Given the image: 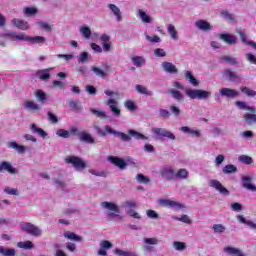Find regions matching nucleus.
I'll list each match as a JSON object with an SVG mask.
<instances>
[{
  "instance_id": "nucleus-1",
  "label": "nucleus",
  "mask_w": 256,
  "mask_h": 256,
  "mask_svg": "<svg viewBox=\"0 0 256 256\" xmlns=\"http://www.w3.org/2000/svg\"><path fill=\"white\" fill-rule=\"evenodd\" d=\"M102 209H106L107 217L111 221L112 219L119 218V214L121 213V209H119V205L114 202H102L101 203Z\"/></svg>"
},
{
  "instance_id": "nucleus-2",
  "label": "nucleus",
  "mask_w": 256,
  "mask_h": 256,
  "mask_svg": "<svg viewBox=\"0 0 256 256\" xmlns=\"http://www.w3.org/2000/svg\"><path fill=\"white\" fill-rule=\"evenodd\" d=\"M185 94L190 99H209V96L211 95V92L201 90V89H191L188 88L185 90Z\"/></svg>"
},
{
  "instance_id": "nucleus-3",
  "label": "nucleus",
  "mask_w": 256,
  "mask_h": 256,
  "mask_svg": "<svg viewBox=\"0 0 256 256\" xmlns=\"http://www.w3.org/2000/svg\"><path fill=\"white\" fill-rule=\"evenodd\" d=\"M65 163L72 165L76 171H83V169L87 167V163H85L83 159L77 156H67L65 158Z\"/></svg>"
},
{
  "instance_id": "nucleus-4",
  "label": "nucleus",
  "mask_w": 256,
  "mask_h": 256,
  "mask_svg": "<svg viewBox=\"0 0 256 256\" xmlns=\"http://www.w3.org/2000/svg\"><path fill=\"white\" fill-rule=\"evenodd\" d=\"M21 231L28 233L29 235H33V237H40L42 231L39 227L29 223V222H22L20 224Z\"/></svg>"
},
{
  "instance_id": "nucleus-5",
  "label": "nucleus",
  "mask_w": 256,
  "mask_h": 256,
  "mask_svg": "<svg viewBox=\"0 0 256 256\" xmlns=\"http://www.w3.org/2000/svg\"><path fill=\"white\" fill-rule=\"evenodd\" d=\"M159 204L162 205V207H168L169 209H175L176 211H179V209H185V204L169 199H160Z\"/></svg>"
},
{
  "instance_id": "nucleus-6",
  "label": "nucleus",
  "mask_w": 256,
  "mask_h": 256,
  "mask_svg": "<svg viewBox=\"0 0 256 256\" xmlns=\"http://www.w3.org/2000/svg\"><path fill=\"white\" fill-rule=\"evenodd\" d=\"M151 132L156 137H166L167 139H171L172 141H175V134H173L171 131H168L164 128H152Z\"/></svg>"
},
{
  "instance_id": "nucleus-7",
  "label": "nucleus",
  "mask_w": 256,
  "mask_h": 256,
  "mask_svg": "<svg viewBox=\"0 0 256 256\" xmlns=\"http://www.w3.org/2000/svg\"><path fill=\"white\" fill-rule=\"evenodd\" d=\"M3 171H7L10 175H17L19 173L17 168L13 167V164L9 161H2L0 163V173H3Z\"/></svg>"
},
{
  "instance_id": "nucleus-8",
  "label": "nucleus",
  "mask_w": 256,
  "mask_h": 256,
  "mask_svg": "<svg viewBox=\"0 0 256 256\" xmlns=\"http://www.w3.org/2000/svg\"><path fill=\"white\" fill-rule=\"evenodd\" d=\"M208 185L209 187L216 189V191L220 192L222 195H229V190H227L219 180H210Z\"/></svg>"
},
{
  "instance_id": "nucleus-9",
  "label": "nucleus",
  "mask_w": 256,
  "mask_h": 256,
  "mask_svg": "<svg viewBox=\"0 0 256 256\" xmlns=\"http://www.w3.org/2000/svg\"><path fill=\"white\" fill-rule=\"evenodd\" d=\"M12 25L16 27V29H20L21 31H27L29 29V22L19 19V18H14L11 21Z\"/></svg>"
},
{
  "instance_id": "nucleus-10",
  "label": "nucleus",
  "mask_w": 256,
  "mask_h": 256,
  "mask_svg": "<svg viewBox=\"0 0 256 256\" xmlns=\"http://www.w3.org/2000/svg\"><path fill=\"white\" fill-rule=\"evenodd\" d=\"M106 105H108L110 107V110L112 111L113 115H115V117L121 116V109H119V107H117V100H115L113 98H109L106 101Z\"/></svg>"
},
{
  "instance_id": "nucleus-11",
  "label": "nucleus",
  "mask_w": 256,
  "mask_h": 256,
  "mask_svg": "<svg viewBox=\"0 0 256 256\" xmlns=\"http://www.w3.org/2000/svg\"><path fill=\"white\" fill-rule=\"evenodd\" d=\"M98 135H100V137H105L107 135H117V131L113 130V128H111V126L106 125L104 127V130H102L101 128H99V126L95 127Z\"/></svg>"
},
{
  "instance_id": "nucleus-12",
  "label": "nucleus",
  "mask_w": 256,
  "mask_h": 256,
  "mask_svg": "<svg viewBox=\"0 0 256 256\" xmlns=\"http://www.w3.org/2000/svg\"><path fill=\"white\" fill-rule=\"evenodd\" d=\"M7 37H9V39L11 41H28V39H29V36H27V34H25V33L17 34V32L8 33Z\"/></svg>"
},
{
  "instance_id": "nucleus-13",
  "label": "nucleus",
  "mask_w": 256,
  "mask_h": 256,
  "mask_svg": "<svg viewBox=\"0 0 256 256\" xmlns=\"http://www.w3.org/2000/svg\"><path fill=\"white\" fill-rule=\"evenodd\" d=\"M194 26L200 31H211L213 29L211 23L207 22L206 20H198L194 23Z\"/></svg>"
},
{
  "instance_id": "nucleus-14",
  "label": "nucleus",
  "mask_w": 256,
  "mask_h": 256,
  "mask_svg": "<svg viewBox=\"0 0 256 256\" xmlns=\"http://www.w3.org/2000/svg\"><path fill=\"white\" fill-rule=\"evenodd\" d=\"M160 173L165 179H175V170L171 166L163 167Z\"/></svg>"
},
{
  "instance_id": "nucleus-15",
  "label": "nucleus",
  "mask_w": 256,
  "mask_h": 256,
  "mask_svg": "<svg viewBox=\"0 0 256 256\" xmlns=\"http://www.w3.org/2000/svg\"><path fill=\"white\" fill-rule=\"evenodd\" d=\"M108 161H110V163H113V165H116V167H119L120 169H125V167H127V163H125V160L117 156H109Z\"/></svg>"
},
{
  "instance_id": "nucleus-16",
  "label": "nucleus",
  "mask_w": 256,
  "mask_h": 256,
  "mask_svg": "<svg viewBox=\"0 0 256 256\" xmlns=\"http://www.w3.org/2000/svg\"><path fill=\"white\" fill-rule=\"evenodd\" d=\"M252 180L253 178H251L250 176L242 177V185L245 189H248V191H256V186L251 183Z\"/></svg>"
},
{
  "instance_id": "nucleus-17",
  "label": "nucleus",
  "mask_w": 256,
  "mask_h": 256,
  "mask_svg": "<svg viewBox=\"0 0 256 256\" xmlns=\"http://www.w3.org/2000/svg\"><path fill=\"white\" fill-rule=\"evenodd\" d=\"M24 109H27V111H32V113H39L41 111V107L34 101H26L24 103Z\"/></svg>"
},
{
  "instance_id": "nucleus-18",
  "label": "nucleus",
  "mask_w": 256,
  "mask_h": 256,
  "mask_svg": "<svg viewBox=\"0 0 256 256\" xmlns=\"http://www.w3.org/2000/svg\"><path fill=\"white\" fill-rule=\"evenodd\" d=\"M220 95L222 97H237L239 95V92L234 90V89H230V88H222L220 90Z\"/></svg>"
},
{
  "instance_id": "nucleus-19",
  "label": "nucleus",
  "mask_w": 256,
  "mask_h": 256,
  "mask_svg": "<svg viewBox=\"0 0 256 256\" xmlns=\"http://www.w3.org/2000/svg\"><path fill=\"white\" fill-rule=\"evenodd\" d=\"M110 11H112L113 15L116 17V21L121 22L123 21V17L121 16V9L117 7L115 4L108 5Z\"/></svg>"
},
{
  "instance_id": "nucleus-20",
  "label": "nucleus",
  "mask_w": 256,
  "mask_h": 256,
  "mask_svg": "<svg viewBox=\"0 0 256 256\" xmlns=\"http://www.w3.org/2000/svg\"><path fill=\"white\" fill-rule=\"evenodd\" d=\"M162 68L166 73H178L179 70L177 69V66H175L171 62H163L162 63Z\"/></svg>"
},
{
  "instance_id": "nucleus-21",
  "label": "nucleus",
  "mask_w": 256,
  "mask_h": 256,
  "mask_svg": "<svg viewBox=\"0 0 256 256\" xmlns=\"http://www.w3.org/2000/svg\"><path fill=\"white\" fill-rule=\"evenodd\" d=\"M7 146L9 147V149H15L17 153H25V151H27V148L25 146L19 145L15 141L8 142Z\"/></svg>"
},
{
  "instance_id": "nucleus-22",
  "label": "nucleus",
  "mask_w": 256,
  "mask_h": 256,
  "mask_svg": "<svg viewBox=\"0 0 256 256\" xmlns=\"http://www.w3.org/2000/svg\"><path fill=\"white\" fill-rule=\"evenodd\" d=\"M30 130L32 131V133H36V135L42 137V139H45V137H47V133L45 132V130L37 126V124H31Z\"/></svg>"
},
{
  "instance_id": "nucleus-23",
  "label": "nucleus",
  "mask_w": 256,
  "mask_h": 256,
  "mask_svg": "<svg viewBox=\"0 0 256 256\" xmlns=\"http://www.w3.org/2000/svg\"><path fill=\"white\" fill-rule=\"evenodd\" d=\"M167 31H168L171 39H173V41H177L179 39V34L177 32V28H175V25L168 24Z\"/></svg>"
},
{
  "instance_id": "nucleus-24",
  "label": "nucleus",
  "mask_w": 256,
  "mask_h": 256,
  "mask_svg": "<svg viewBox=\"0 0 256 256\" xmlns=\"http://www.w3.org/2000/svg\"><path fill=\"white\" fill-rule=\"evenodd\" d=\"M138 17L141 19L143 23H153V18L147 14V12L142 9L137 12Z\"/></svg>"
},
{
  "instance_id": "nucleus-25",
  "label": "nucleus",
  "mask_w": 256,
  "mask_h": 256,
  "mask_svg": "<svg viewBox=\"0 0 256 256\" xmlns=\"http://www.w3.org/2000/svg\"><path fill=\"white\" fill-rule=\"evenodd\" d=\"M220 39L228 43V45H235V43H237V38L231 34H221Z\"/></svg>"
},
{
  "instance_id": "nucleus-26",
  "label": "nucleus",
  "mask_w": 256,
  "mask_h": 256,
  "mask_svg": "<svg viewBox=\"0 0 256 256\" xmlns=\"http://www.w3.org/2000/svg\"><path fill=\"white\" fill-rule=\"evenodd\" d=\"M79 139H80V141H84V143H90V144L95 143V139L93 138V136H91V134H89L87 132L80 133Z\"/></svg>"
},
{
  "instance_id": "nucleus-27",
  "label": "nucleus",
  "mask_w": 256,
  "mask_h": 256,
  "mask_svg": "<svg viewBox=\"0 0 256 256\" xmlns=\"http://www.w3.org/2000/svg\"><path fill=\"white\" fill-rule=\"evenodd\" d=\"M136 91L137 93L145 95L146 97H151L153 95V91L148 90V88L143 85H136Z\"/></svg>"
},
{
  "instance_id": "nucleus-28",
  "label": "nucleus",
  "mask_w": 256,
  "mask_h": 256,
  "mask_svg": "<svg viewBox=\"0 0 256 256\" xmlns=\"http://www.w3.org/2000/svg\"><path fill=\"white\" fill-rule=\"evenodd\" d=\"M47 39L43 36H35V37H30L28 36V42L32 43V45H39L41 43H45Z\"/></svg>"
},
{
  "instance_id": "nucleus-29",
  "label": "nucleus",
  "mask_w": 256,
  "mask_h": 256,
  "mask_svg": "<svg viewBox=\"0 0 256 256\" xmlns=\"http://www.w3.org/2000/svg\"><path fill=\"white\" fill-rule=\"evenodd\" d=\"M237 220L240 223H243L244 225H247L248 227H251V229H256V224L253 221L247 220V218L244 217L243 215H238Z\"/></svg>"
},
{
  "instance_id": "nucleus-30",
  "label": "nucleus",
  "mask_w": 256,
  "mask_h": 256,
  "mask_svg": "<svg viewBox=\"0 0 256 256\" xmlns=\"http://www.w3.org/2000/svg\"><path fill=\"white\" fill-rule=\"evenodd\" d=\"M64 237L66 239H69L70 241H76V242L83 241V238L81 236L75 234L74 232H66V233H64Z\"/></svg>"
},
{
  "instance_id": "nucleus-31",
  "label": "nucleus",
  "mask_w": 256,
  "mask_h": 256,
  "mask_svg": "<svg viewBox=\"0 0 256 256\" xmlns=\"http://www.w3.org/2000/svg\"><path fill=\"white\" fill-rule=\"evenodd\" d=\"M90 112L92 115H95V117H98L99 119H107V112L99 110L97 108H91Z\"/></svg>"
},
{
  "instance_id": "nucleus-32",
  "label": "nucleus",
  "mask_w": 256,
  "mask_h": 256,
  "mask_svg": "<svg viewBox=\"0 0 256 256\" xmlns=\"http://www.w3.org/2000/svg\"><path fill=\"white\" fill-rule=\"evenodd\" d=\"M17 252L13 248H5L3 246H0V255L3 256H15Z\"/></svg>"
},
{
  "instance_id": "nucleus-33",
  "label": "nucleus",
  "mask_w": 256,
  "mask_h": 256,
  "mask_svg": "<svg viewBox=\"0 0 256 256\" xmlns=\"http://www.w3.org/2000/svg\"><path fill=\"white\" fill-rule=\"evenodd\" d=\"M236 105H237V107H239V109H243L244 111H249L250 113H255L256 112L254 107L249 106L245 102L238 101V102H236Z\"/></svg>"
},
{
  "instance_id": "nucleus-34",
  "label": "nucleus",
  "mask_w": 256,
  "mask_h": 256,
  "mask_svg": "<svg viewBox=\"0 0 256 256\" xmlns=\"http://www.w3.org/2000/svg\"><path fill=\"white\" fill-rule=\"evenodd\" d=\"M224 77L228 79V81H239L238 75L231 70H226L224 72Z\"/></svg>"
},
{
  "instance_id": "nucleus-35",
  "label": "nucleus",
  "mask_w": 256,
  "mask_h": 256,
  "mask_svg": "<svg viewBox=\"0 0 256 256\" xmlns=\"http://www.w3.org/2000/svg\"><path fill=\"white\" fill-rule=\"evenodd\" d=\"M49 71H51V68L46 70H39L37 72V76L39 77V79H41V81H47V79L51 77V74H49Z\"/></svg>"
},
{
  "instance_id": "nucleus-36",
  "label": "nucleus",
  "mask_w": 256,
  "mask_h": 256,
  "mask_svg": "<svg viewBox=\"0 0 256 256\" xmlns=\"http://www.w3.org/2000/svg\"><path fill=\"white\" fill-rule=\"evenodd\" d=\"M17 247L19 249H33L35 246L33 245V242L27 240V241H24V242H18L17 243Z\"/></svg>"
},
{
  "instance_id": "nucleus-37",
  "label": "nucleus",
  "mask_w": 256,
  "mask_h": 256,
  "mask_svg": "<svg viewBox=\"0 0 256 256\" xmlns=\"http://www.w3.org/2000/svg\"><path fill=\"white\" fill-rule=\"evenodd\" d=\"M189 171L187 169H180L175 173V179H188Z\"/></svg>"
},
{
  "instance_id": "nucleus-38",
  "label": "nucleus",
  "mask_w": 256,
  "mask_h": 256,
  "mask_svg": "<svg viewBox=\"0 0 256 256\" xmlns=\"http://www.w3.org/2000/svg\"><path fill=\"white\" fill-rule=\"evenodd\" d=\"M129 135L134 137V139H142V141H147L149 139L147 136L135 131V130H128Z\"/></svg>"
},
{
  "instance_id": "nucleus-39",
  "label": "nucleus",
  "mask_w": 256,
  "mask_h": 256,
  "mask_svg": "<svg viewBox=\"0 0 256 256\" xmlns=\"http://www.w3.org/2000/svg\"><path fill=\"white\" fill-rule=\"evenodd\" d=\"M244 121L247 123V125L255 124L256 123V114L246 113L244 115Z\"/></svg>"
},
{
  "instance_id": "nucleus-40",
  "label": "nucleus",
  "mask_w": 256,
  "mask_h": 256,
  "mask_svg": "<svg viewBox=\"0 0 256 256\" xmlns=\"http://www.w3.org/2000/svg\"><path fill=\"white\" fill-rule=\"evenodd\" d=\"M185 77L186 79H188L189 83H191V85H193L194 87H197V85H199V82L195 77H193V74H191V71H186Z\"/></svg>"
},
{
  "instance_id": "nucleus-41",
  "label": "nucleus",
  "mask_w": 256,
  "mask_h": 256,
  "mask_svg": "<svg viewBox=\"0 0 256 256\" xmlns=\"http://www.w3.org/2000/svg\"><path fill=\"white\" fill-rule=\"evenodd\" d=\"M80 33L84 39H89L91 37V28L89 26L80 27Z\"/></svg>"
},
{
  "instance_id": "nucleus-42",
  "label": "nucleus",
  "mask_w": 256,
  "mask_h": 256,
  "mask_svg": "<svg viewBox=\"0 0 256 256\" xmlns=\"http://www.w3.org/2000/svg\"><path fill=\"white\" fill-rule=\"evenodd\" d=\"M132 62L136 67H143V65H145V58L141 56H135L132 58Z\"/></svg>"
},
{
  "instance_id": "nucleus-43",
  "label": "nucleus",
  "mask_w": 256,
  "mask_h": 256,
  "mask_svg": "<svg viewBox=\"0 0 256 256\" xmlns=\"http://www.w3.org/2000/svg\"><path fill=\"white\" fill-rule=\"evenodd\" d=\"M35 97L40 101V103H45V101L47 100V94H45L43 90H37L35 92Z\"/></svg>"
},
{
  "instance_id": "nucleus-44",
  "label": "nucleus",
  "mask_w": 256,
  "mask_h": 256,
  "mask_svg": "<svg viewBox=\"0 0 256 256\" xmlns=\"http://www.w3.org/2000/svg\"><path fill=\"white\" fill-rule=\"evenodd\" d=\"M173 248L175 251H185V249H187V245L185 242L175 241L173 242Z\"/></svg>"
},
{
  "instance_id": "nucleus-45",
  "label": "nucleus",
  "mask_w": 256,
  "mask_h": 256,
  "mask_svg": "<svg viewBox=\"0 0 256 256\" xmlns=\"http://www.w3.org/2000/svg\"><path fill=\"white\" fill-rule=\"evenodd\" d=\"M23 13L24 15H27L28 17H30L31 15H37L38 10L36 7H25L23 9Z\"/></svg>"
},
{
  "instance_id": "nucleus-46",
  "label": "nucleus",
  "mask_w": 256,
  "mask_h": 256,
  "mask_svg": "<svg viewBox=\"0 0 256 256\" xmlns=\"http://www.w3.org/2000/svg\"><path fill=\"white\" fill-rule=\"evenodd\" d=\"M222 172L225 173V175H229V173H236L237 167H235V165L229 164L222 169Z\"/></svg>"
},
{
  "instance_id": "nucleus-47",
  "label": "nucleus",
  "mask_w": 256,
  "mask_h": 256,
  "mask_svg": "<svg viewBox=\"0 0 256 256\" xmlns=\"http://www.w3.org/2000/svg\"><path fill=\"white\" fill-rule=\"evenodd\" d=\"M239 161L241 163H244L245 165H252L253 164V158L247 155H241L239 156Z\"/></svg>"
},
{
  "instance_id": "nucleus-48",
  "label": "nucleus",
  "mask_w": 256,
  "mask_h": 256,
  "mask_svg": "<svg viewBox=\"0 0 256 256\" xmlns=\"http://www.w3.org/2000/svg\"><path fill=\"white\" fill-rule=\"evenodd\" d=\"M144 245H159V239L152 237V238H144L143 239Z\"/></svg>"
},
{
  "instance_id": "nucleus-49",
  "label": "nucleus",
  "mask_w": 256,
  "mask_h": 256,
  "mask_svg": "<svg viewBox=\"0 0 256 256\" xmlns=\"http://www.w3.org/2000/svg\"><path fill=\"white\" fill-rule=\"evenodd\" d=\"M238 33H239L243 43H246V45H250L251 47H253V49H256V43L255 42L248 41L243 32L239 31Z\"/></svg>"
},
{
  "instance_id": "nucleus-50",
  "label": "nucleus",
  "mask_w": 256,
  "mask_h": 256,
  "mask_svg": "<svg viewBox=\"0 0 256 256\" xmlns=\"http://www.w3.org/2000/svg\"><path fill=\"white\" fill-rule=\"evenodd\" d=\"M241 91H242V93H244L248 97H256V91L252 90V89H250L248 87H242Z\"/></svg>"
},
{
  "instance_id": "nucleus-51",
  "label": "nucleus",
  "mask_w": 256,
  "mask_h": 256,
  "mask_svg": "<svg viewBox=\"0 0 256 256\" xmlns=\"http://www.w3.org/2000/svg\"><path fill=\"white\" fill-rule=\"evenodd\" d=\"M168 93H170L172 97L176 99V101H183V94H181V92L175 91V90H169Z\"/></svg>"
},
{
  "instance_id": "nucleus-52",
  "label": "nucleus",
  "mask_w": 256,
  "mask_h": 256,
  "mask_svg": "<svg viewBox=\"0 0 256 256\" xmlns=\"http://www.w3.org/2000/svg\"><path fill=\"white\" fill-rule=\"evenodd\" d=\"M214 233H225V226L223 224H215L212 227Z\"/></svg>"
},
{
  "instance_id": "nucleus-53",
  "label": "nucleus",
  "mask_w": 256,
  "mask_h": 256,
  "mask_svg": "<svg viewBox=\"0 0 256 256\" xmlns=\"http://www.w3.org/2000/svg\"><path fill=\"white\" fill-rule=\"evenodd\" d=\"M52 89H65V83L59 80H53Z\"/></svg>"
},
{
  "instance_id": "nucleus-54",
  "label": "nucleus",
  "mask_w": 256,
  "mask_h": 256,
  "mask_svg": "<svg viewBox=\"0 0 256 256\" xmlns=\"http://www.w3.org/2000/svg\"><path fill=\"white\" fill-rule=\"evenodd\" d=\"M221 15L224 19H226V21H229V23H235V18L229 12L223 11L221 12Z\"/></svg>"
},
{
  "instance_id": "nucleus-55",
  "label": "nucleus",
  "mask_w": 256,
  "mask_h": 256,
  "mask_svg": "<svg viewBox=\"0 0 256 256\" xmlns=\"http://www.w3.org/2000/svg\"><path fill=\"white\" fill-rule=\"evenodd\" d=\"M145 39H147V41L150 43H161V38L157 35L151 37L148 34H145Z\"/></svg>"
},
{
  "instance_id": "nucleus-56",
  "label": "nucleus",
  "mask_w": 256,
  "mask_h": 256,
  "mask_svg": "<svg viewBox=\"0 0 256 256\" xmlns=\"http://www.w3.org/2000/svg\"><path fill=\"white\" fill-rule=\"evenodd\" d=\"M56 134L58 137H63V139H69L70 133L67 130L59 129L57 130Z\"/></svg>"
},
{
  "instance_id": "nucleus-57",
  "label": "nucleus",
  "mask_w": 256,
  "mask_h": 256,
  "mask_svg": "<svg viewBox=\"0 0 256 256\" xmlns=\"http://www.w3.org/2000/svg\"><path fill=\"white\" fill-rule=\"evenodd\" d=\"M87 61H89V53L82 52L79 56L78 62L79 63H87Z\"/></svg>"
},
{
  "instance_id": "nucleus-58",
  "label": "nucleus",
  "mask_w": 256,
  "mask_h": 256,
  "mask_svg": "<svg viewBox=\"0 0 256 256\" xmlns=\"http://www.w3.org/2000/svg\"><path fill=\"white\" fill-rule=\"evenodd\" d=\"M176 221H181L182 223H186L187 225H191V218L187 215H182L181 217H176Z\"/></svg>"
},
{
  "instance_id": "nucleus-59",
  "label": "nucleus",
  "mask_w": 256,
  "mask_h": 256,
  "mask_svg": "<svg viewBox=\"0 0 256 256\" xmlns=\"http://www.w3.org/2000/svg\"><path fill=\"white\" fill-rule=\"evenodd\" d=\"M113 247V244L107 240H103L100 242V248L101 249H111Z\"/></svg>"
},
{
  "instance_id": "nucleus-60",
  "label": "nucleus",
  "mask_w": 256,
  "mask_h": 256,
  "mask_svg": "<svg viewBox=\"0 0 256 256\" xmlns=\"http://www.w3.org/2000/svg\"><path fill=\"white\" fill-rule=\"evenodd\" d=\"M146 215L149 219H159V214L155 210H147Z\"/></svg>"
},
{
  "instance_id": "nucleus-61",
  "label": "nucleus",
  "mask_w": 256,
  "mask_h": 256,
  "mask_svg": "<svg viewBox=\"0 0 256 256\" xmlns=\"http://www.w3.org/2000/svg\"><path fill=\"white\" fill-rule=\"evenodd\" d=\"M246 59L249 63H251L252 65H256V56L253 55L252 53H247L246 54Z\"/></svg>"
},
{
  "instance_id": "nucleus-62",
  "label": "nucleus",
  "mask_w": 256,
  "mask_h": 256,
  "mask_svg": "<svg viewBox=\"0 0 256 256\" xmlns=\"http://www.w3.org/2000/svg\"><path fill=\"white\" fill-rule=\"evenodd\" d=\"M4 191L7 193V195H19V191H17L15 188L6 187Z\"/></svg>"
},
{
  "instance_id": "nucleus-63",
  "label": "nucleus",
  "mask_w": 256,
  "mask_h": 256,
  "mask_svg": "<svg viewBox=\"0 0 256 256\" xmlns=\"http://www.w3.org/2000/svg\"><path fill=\"white\" fill-rule=\"evenodd\" d=\"M136 179L139 183H149V178H147L143 174H137Z\"/></svg>"
},
{
  "instance_id": "nucleus-64",
  "label": "nucleus",
  "mask_w": 256,
  "mask_h": 256,
  "mask_svg": "<svg viewBox=\"0 0 256 256\" xmlns=\"http://www.w3.org/2000/svg\"><path fill=\"white\" fill-rule=\"evenodd\" d=\"M92 71L97 75L98 77H105V72L97 67H92Z\"/></svg>"
}]
</instances>
